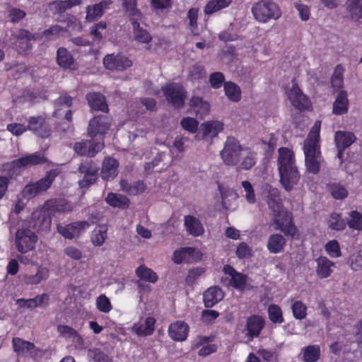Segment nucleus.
Masks as SVG:
<instances>
[{
  "label": "nucleus",
  "instance_id": "f257e3e1",
  "mask_svg": "<svg viewBox=\"0 0 362 362\" xmlns=\"http://www.w3.org/2000/svg\"><path fill=\"white\" fill-rule=\"evenodd\" d=\"M320 122H316L303 142L305 166L308 173L316 175L324 162L320 144Z\"/></svg>",
  "mask_w": 362,
  "mask_h": 362
},
{
  "label": "nucleus",
  "instance_id": "f03ea898",
  "mask_svg": "<svg viewBox=\"0 0 362 362\" xmlns=\"http://www.w3.org/2000/svg\"><path fill=\"white\" fill-rule=\"evenodd\" d=\"M277 165L281 185L287 192H291L300 178L293 151L281 147L279 149Z\"/></svg>",
  "mask_w": 362,
  "mask_h": 362
},
{
  "label": "nucleus",
  "instance_id": "7ed1b4c3",
  "mask_svg": "<svg viewBox=\"0 0 362 362\" xmlns=\"http://www.w3.org/2000/svg\"><path fill=\"white\" fill-rule=\"evenodd\" d=\"M269 208L273 211V222L276 230H280L285 236L294 238L298 234V230L293 222L292 213L284 208L279 195L269 198Z\"/></svg>",
  "mask_w": 362,
  "mask_h": 362
},
{
  "label": "nucleus",
  "instance_id": "20e7f679",
  "mask_svg": "<svg viewBox=\"0 0 362 362\" xmlns=\"http://www.w3.org/2000/svg\"><path fill=\"white\" fill-rule=\"evenodd\" d=\"M60 173L61 170L59 168L51 169L39 180L27 184L22 190L23 197L29 199L46 192L50 188Z\"/></svg>",
  "mask_w": 362,
  "mask_h": 362
},
{
  "label": "nucleus",
  "instance_id": "39448f33",
  "mask_svg": "<svg viewBox=\"0 0 362 362\" xmlns=\"http://www.w3.org/2000/svg\"><path fill=\"white\" fill-rule=\"evenodd\" d=\"M255 18L261 23H266L271 19H278L281 15V10L276 3L272 1H259L252 7Z\"/></svg>",
  "mask_w": 362,
  "mask_h": 362
},
{
  "label": "nucleus",
  "instance_id": "423d86ee",
  "mask_svg": "<svg viewBox=\"0 0 362 362\" xmlns=\"http://www.w3.org/2000/svg\"><path fill=\"white\" fill-rule=\"evenodd\" d=\"M242 151L243 148L239 141L234 137L228 136L220 155L224 164L235 166L240 162Z\"/></svg>",
  "mask_w": 362,
  "mask_h": 362
},
{
  "label": "nucleus",
  "instance_id": "0eeeda50",
  "mask_svg": "<svg viewBox=\"0 0 362 362\" xmlns=\"http://www.w3.org/2000/svg\"><path fill=\"white\" fill-rule=\"evenodd\" d=\"M161 90L167 101L176 108L183 107L187 97V91L184 87L178 83H170L162 86Z\"/></svg>",
  "mask_w": 362,
  "mask_h": 362
},
{
  "label": "nucleus",
  "instance_id": "6e6552de",
  "mask_svg": "<svg viewBox=\"0 0 362 362\" xmlns=\"http://www.w3.org/2000/svg\"><path fill=\"white\" fill-rule=\"evenodd\" d=\"M99 168L92 160H83L78 165V172L83 175V178L78 181L81 188H86L93 185L98 180Z\"/></svg>",
  "mask_w": 362,
  "mask_h": 362
},
{
  "label": "nucleus",
  "instance_id": "1a4fd4ad",
  "mask_svg": "<svg viewBox=\"0 0 362 362\" xmlns=\"http://www.w3.org/2000/svg\"><path fill=\"white\" fill-rule=\"evenodd\" d=\"M38 240L35 232L28 228L18 229L16 233L15 243L17 250L25 254L35 248Z\"/></svg>",
  "mask_w": 362,
  "mask_h": 362
},
{
  "label": "nucleus",
  "instance_id": "9d476101",
  "mask_svg": "<svg viewBox=\"0 0 362 362\" xmlns=\"http://www.w3.org/2000/svg\"><path fill=\"white\" fill-rule=\"evenodd\" d=\"M90 226L87 221H79L68 224L58 223L57 230L64 238L72 240L79 237Z\"/></svg>",
  "mask_w": 362,
  "mask_h": 362
},
{
  "label": "nucleus",
  "instance_id": "9b49d317",
  "mask_svg": "<svg viewBox=\"0 0 362 362\" xmlns=\"http://www.w3.org/2000/svg\"><path fill=\"white\" fill-rule=\"evenodd\" d=\"M104 148L103 141H95L92 139H82L74 144V152L81 156L92 158Z\"/></svg>",
  "mask_w": 362,
  "mask_h": 362
},
{
  "label": "nucleus",
  "instance_id": "f8f14e48",
  "mask_svg": "<svg viewBox=\"0 0 362 362\" xmlns=\"http://www.w3.org/2000/svg\"><path fill=\"white\" fill-rule=\"evenodd\" d=\"M288 98L291 105L300 111H304L310 106L309 98L303 94L295 80L293 81L292 88L286 91Z\"/></svg>",
  "mask_w": 362,
  "mask_h": 362
},
{
  "label": "nucleus",
  "instance_id": "ddd939ff",
  "mask_svg": "<svg viewBox=\"0 0 362 362\" xmlns=\"http://www.w3.org/2000/svg\"><path fill=\"white\" fill-rule=\"evenodd\" d=\"M103 64L106 69L111 71H122L131 67L132 61L123 54H107L103 59Z\"/></svg>",
  "mask_w": 362,
  "mask_h": 362
},
{
  "label": "nucleus",
  "instance_id": "4468645a",
  "mask_svg": "<svg viewBox=\"0 0 362 362\" xmlns=\"http://www.w3.org/2000/svg\"><path fill=\"white\" fill-rule=\"evenodd\" d=\"M110 119L107 115L95 116L90 120L88 134L94 138L97 135H105L110 127Z\"/></svg>",
  "mask_w": 362,
  "mask_h": 362
},
{
  "label": "nucleus",
  "instance_id": "2eb2a0df",
  "mask_svg": "<svg viewBox=\"0 0 362 362\" xmlns=\"http://www.w3.org/2000/svg\"><path fill=\"white\" fill-rule=\"evenodd\" d=\"M28 130L42 137L47 138L51 134V129L46 122V118L42 115L30 117L28 120Z\"/></svg>",
  "mask_w": 362,
  "mask_h": 362
},
{
  "label": "nucleus",
  "instance_id": "dca6fc26",
  "mask_svg": "<svg viewBox=\"0 0 362 362\" xmlns=\"http://www.w3.org/2000/svg\"><path fill=\"white\" fill-rule=\"evenodd\" d=\"M356 140L355 134L351 132L337 131L335 133L334 141L338 150L337 158L341 163L344 160V151Z\"/></svg>",
  "mask_w": 362,
  "mask_h": 362
},
{
  "label": "nucleus",
  "instance_id": "f3484780",
  "mask_svg": "<svg viewBox=\"0 0 362 362\" xmlns=\"http://www.w3.org/2000/svg\"><path fill=\"white\" fill-rule=\"evenodd\" d=\"M224 274L230 276V284L232 287L239 290L245 288L247 276L237 272L233 267L230 264H225L223 267Z\"/></svg>",
  "mask_w": 362,
  "mask_h": 362
},
{
  "label": "nucleus",
  "instance_id": "a211bd4d",
  "mask_svg": "<svg viewBox=\"0 0 362 362\" xmlns=\"http://www.w3.org/2000/svg\"><path fill=\"white\" fill-rule=\"evenodd\" d=\"M119 162L112 157H107L103 161L100 172L101 178L106 181H112L118 175Z\"/></svg>",
  "mask_w": 362,
  "mask_h": 362
},
{
  "label": "nucleus",
  "instance_id": "6ab92c4d",
  "mask_svg": "<svg viewBox=\"0 0 362 362\" xmlns=\"http://www.w3.org/2000/svg\"><path fill=\"white\" fill-rule=\"evenodd\" d=\"M189 326L183 321L171 323L168 327L169 337L176 341H183L188 336Z\"/></svg>",
  "mask_w": 362,
  "mask_h": 362
},
{
  "label": "nucleus",
  "instance_id": "aec40b11",
  "mask_svg": "<svg viewBox=\"0 0 362 362\" xmlns=\"http://www.w3.org/2000/svg\"><path fill=\"white\" fill-rule=\"evenodd\" d=\"M265 322L264 319L259 315H253L250 316L246 321V327L247 336L250 339L257 337L262 329L264 328Z\"/></svg>",
  "mask_w": 362,
  "mask_h": 362
},
{
  "label": "nucleus",
  "instance_id": "412c9836",
  "mask_svg": "<svg viewBox=\"0 0 362 362\" xmlns=\"http://www.w3.org/2000/svg\"><path fill=\"white\" fill-rule=\"evenodd\" d=\"M57 62L64 69L76 70L77 65L72 54L65 47H59L57 51Z\"/></svg>",
  "mask_w": 362,
  "mask_h": 362
},
{
  "label": "nucleus",
  "instance_id": "4be33fe9",
  "mask_svg": "<svg viewBox=\"0 0 362 362\" xmlns=\"http://www.w3.org/2000/svg\"><path fill=\"white\" fill-rule=\"evenodd\" d=\"M224 293L218 286L209 287L203 295V300L206 308H211L221 301Z\"/></svg>",
  "mask_w": 362,
  "mask_h": 362
},
{
  "label": "nucleus",
  "instance_id": "5701e85b",
  "mask_svg": "<svg viewBox=\"0 0 362 362\" xmlns=\"http://www.w3.org/2000/svg\"><path fill=\"white\" fill-rule=\"evenodd\" d=\"M316 274L320 279H326L331 276L333 268L335 267L334 262L325 256H320L315 259Z\"/></svg>",
  "mask_w": 362,
  "mask_h": 362
},
{
  "label": "nucleus",
  "instance_id": "b1692460",
  "mask_svg": "<svg viewBox=\"0 0 362 362\" xmlns=\"http://www.w3.org/2000/svg\"><path fill=\"white\" fill-rule=\"evenodd\" d=\"M184 226L189 235L198 237L204 234V228L199 218L192 215L184 217Z\"/></svg>",
  "mask_w": 362,
  "mask_h": 362
},
{
  "label": "nucleus",
  "instance_id": "393cba45",
  "mask_svg": "<svg viewBox=\"0 0 362 362\" xmlns=\"http://www.w3.org/2000/svg\"><path fill=\"white\" fill-rule=\"evenodd\" d=\"M86 98L91 109L100 110L104 112L108 111L106 99L103 94L96 92L89 93L86 95Z\"/></svg>",
  "mask_w": 362,
  "mask_h": 362
},
{
  "label": "nucleus",
  "instance_id": "a878e982",
  "mask_svg": "<svg viewBox=\"0 0 362 362\" xmlns=\"http://www.w3.org/2000/svg\"><path fill=\"white\" fill-rule=\"evenodd\" d=\"M195 251V248L192 247H185L177 250L173 252V261L177 264L192 263L194 261V255Z\"/></svg>",
  "mask_w": 362,
  "mask_h": 362
},
{
  "label": "nucleus",
  "instance_id": "bb28decb",
  "mask_svg": "<svg viewBox=\"0 0 362 362\" xmlns=\"http://www.w3.org/2000/svg\"><path fill=\"white\" fill-rule=\"evenodd\" d=\"M321 356L319 345H308L301 349L299 357L303 362H317Z\"/></svg>",
  "mask_w": 362,
  "mask_h": 362
},
{
  "label": "nucleus",
  "instance_id": "cd10ccee",
  "mask_svg": "<svg viewBox=\"0 0 362 362\" xmlns=\"http://www.w3.org/2000/svg\"><path fill=\"white\" fill-rule=\"evenodd\" d=\"M120 187L122 191L130 196H136L144 193L146 189V185L142 180L129 182L127 180L120 181Z\"/></svg>",
  "mask_w": 362,
  "mask_h": 362
},
{
  "label": "nucleus",
  "instance_id": "c85d7f7f",
  "mask_svg": "<svg viewBox=\"0 0 362 362\" xmlns=\"http://www.w3.org/2000/svg\"><path fill=\"white\" fill-rule=\"evenodd\" d=\"M286 245V238L281 234L274 233L269 237L267 248L270 253L278 254L284 251Z\"/></svg>",
  "mask_w": 362,
  "mask_h": 362
},
{
  "label": "nucleus",
  "instance_id": "c756f323",
  "mask_svg": "<svg viewBox=\"0 0 362 362\" xmlns=\"http://www.w3.org/2000/svg\"><path fill=\"white\" fill-rule=\"evenodd\" d=\"M43 209H47L53 216L57 213L65 212L71 210L69 204L64 199H52L47 200L43 205Z\"/></svg>",
  "mask_w": 362,
  "mask_h": 362
},
{
  "label": "nucleus",
  "instance_id": "7c9ffc66",
  "mask_svg": "<svg viewBox=\"0 0 362 362\" xmlns=\"http://www.w3.org/2000/svg\"><path fill=\"white\" fill-rule=\"evenodd\" d=\"M141 17L130 18L129 21L132 25L134 38L141 43H149L152 37L149 33L140 27L139 21Z\"/></svg>",
  "mask_w": 362,
  "mask_h": 362
},
{
  "label": "nucleus",
  "instance_id": "2f4dec72",
  "mask_svg": "<svg viewBox=\"0 0 362 362\" xmlns=\"http://www.w3.org/2000/svg\"><path fill=\"white\" fill-rule=\"evenodd\" d=\"M106 1H102L95 5L88 6L86 7V20L88 22H94L98 21L104 13V10L108 6Z\"/></svg>",
  "mask_w": 362,
  "mask_h": 362
},
{
  "label": "nucleus",
  "instance_id": "473e14b6",
  "mask_svg": "<svg viewBox=\"0 0 362 362\" xmlns=\"http://www.w3.org/2000/svg\"><path fill=\"white\" fill-rule=\"evenodd\" d=\"M349 100L346 91L340 90L333 103L332 112L337 115H341L348 112Z\"/></svg>",
  "mask_w": 362,
  "mask_h": 362
},
{
  "label": "nucleus",
  "instance_id": "72a5a7b5",
  "mask_svg": "<svg viewBox=\"0 0 362 362\" xmlns=\"http://www.w3.org/2000/svg\"><path fill=\"white\" fill-rule=\"evenodd\" d=\"M156 322V320L153 317H147L144 323L134 324L133 328L135 333L139 336H150L155 330Z\"/></svg>",
  "mask_w": 362,
  "mask_h": 362
},
{
  "label": "nucleus",
  "instance_id": "f704fd0d",
  "mask_svg": "<svg viewBox=\"0 0 362 362\" xmlns=\"http://www.w3.org/2000/svg\"><path fill=\"white\" fill-rule=\"evenodd\" d=\"M20 158L25 168L45 164L47 162V159L45 156V154L41 151H36L33 153L21 156Z\"/></svg>",
  "mask_w": 362,
  "mask_h": 362
},
{
  "label": "nucleus",
  "instance_id": "c9c22d12",
  "mask_svg": "<svg viewBox=\"0 0 362 362\" xmlns=\"http://www.w3.org/2000/svg\"><path fill=\"white\" fill-rule=\"evenodd\" d=\"M106 202L111 206L122 209L129 208L130 200L128 197L121 194L110 192L105 198Z\"/></svg>",
  "mask_w": 362,
  "mask_h": 362
},
{
  "label": "nucleus",
  "instance_id": "e433bc0d",
  "mask_svg": "<svg viewBox=\"0 0 362 362\" xmlns=\"http://www.w3.org/2000/svg\"><path fill=\"white\" fill-rule=\"evenodd\" d=\"M49 277V270L46 267H39L35 274H25L23 281L27 285H35L40 284L42 281Z\"/></svg>",
  "mask_w": 362,
  "mask_h": 362
},
{
  "label": "nucleus",
  "instance_id": "4c0bfd02",
  "mask_svg": "<svg viewBox=\"0 0 362 362\" xmlns=\"http://www.w3.org/2000/svg\"><path fill=\"white\" fill-rule=\"evenodd\" d=\"M73 105V98L66 93H63L59 95V97L55 100L54 102V111L53 112V116L55 117H61L62 113V110L64 107L69 108Z\"/></svg>",
  "mask_w": 362,
  "mask_h": 362
},
{
  "label": "nucleus",
  "instance_id": "58836bf2",
  "mask_svg": "<svg viewBox=\"0 0 362 362\" xmlns=\"http://www.w3.org/2000/svg\"><path fill=\"white\" fill-rule=\"evenodd\" d=\"M52 216L47 209L42 208L35 223V226L42 231L49 230L51 228Z\"/></svg>",
  "mask_w": 362,
  "mask_h": 362
},
{
  "label": "nucleus",
  "instance_id": "ea45409f",
  "mask_svg": "<svg viewBox=\"0 0 362 362\" xmlns=\"http://www.w3.org/2000/svg\"><path fill=\"white\" fill-rule=\"evenodd\" d=\"M136 275L141 280L152 284L156 283L158 279L157 274L144 264L140 265L136 268Z\"/></svg>",
  "mask_w": 362,
  "mask_h": 362
},
{
  "label": "nucleus",
  "instance_id": "a19ab883",
  "mask_svg": "<svg viewBox=\"0 0 362 362\" xmlns=\"http://www.w3.org/2000/svg\"><path fill=\"white\" fill-rule=\"evenodd\" d=\"M13 350L17 354H27L32 352L35 346L33 343L19 337H14L12 340Z\"/></svg>",
  "mask_w": 362,
  "mask_h": 362
},
{
  "label": "nucleus",
  "instance_id": "79ce46f5",
  "mask_svg": "<svg viewBox=\"0 0 362 362\" xmlns=\"http://www.w3.org/2000/svg\"><path fill=\"white\" fill-rule=\"evenodd\" d=\"M225 94L229 100L238 103L241 100L240 88L234 82L226 81L224 83Z\"/></svg>",
  "mask_w": 362,
  "mask_h": 362
},
{
  "label": "nucleus",
  "instance_id": "37998d69",
  "mask_svg": "<svg viewBox=\"0 0 362 362\" xmlns=\"http://www.w3.org/2000/svg\"><path fill=\"white\" fill-rule=\"evenodd\" d=\"M223 129V125L221 122L217 121L206 122L202 124L203 137L211 136L214 137Z\"/></svg>",
  "mask_w": 362,
  "mask_h": 362
},
{
  "label": "nucleus",
  "instance_id": "c03bdc74",
  "mask_svg": "<svg viewBox=\"0 0 362 362\" xmlns=\"http://www.w3.org/2000/svg\"><path fill=\"white\" fill-rule=\"evenodd\" d=\"M8 178L16 179L23 173L25 168L20 158L15 159L6 164Z\"/></svg>",
  "mask_w": 362,
  "mask_h": 362
},
{
  "label": "nucleus",
  "instance_id": "a18cd8bd",
  "mask_svg": "<svg viewBox=\"0 0 362 362\" xmlns=\"http://www.w3.org/2000/svg\"><path fill=\"white\" fill-rule=\"evenodd\" d=\"M346 4V10L353 20L358 21L362 18L361 0H348Z\"/></svg>",
  "mask_w": 362,
  "mask_h": 362
},
{
  "label": "nucleus",
  "instance_id": "49530a36",
  "mask_svg": "<svg viewBox=\"0 0 362 362\" xmlns=\"http://www.w3.org/2000/svg\"><path fill=\"white\" fill-rule=\"evenodd\" d=\"M231 2L232 0H211L204 7V13L207 15H211L228 7Z\"/></svg>",
  "mask_w": 362,
  "mask_h": 362
},
{
  "label": "nucleus",
  "instance_id": "de8ad7c7",
  "mask_svg": "<svg viewBox=\"0 0 362 362\" xmlns=\"http://www.w3.org/2000/svg\"><path fill=\"white\" fill-rule=\"evenodd\" d=\"M107 227L105 225L99 226L95 228L91 235L90 239L95 246H101L107 238Z\"/></svg>",
  "mask_w": 362,
  "mask_h": 362
},
{
  "label": "nucleus",
  "instance_id": "09e8293b",
  "mask_svg": "<svg viewBox=\"0 0 362 362\" xmlns=\"http://www.w3.org/2000/svg\"><path fill=\"white\" fill-rule=\"evenodd\" d=\"M329 191L335 199H344L348 196V190L346 188L339 183H331L328 185Z\"/></svg>",
  "mask_w": 362,
  "mask_h": 362
},
{
  "label": "nucleus",
  "instance_id": "8fccbe9b",
  "mask_svg": "<svg viewBox=\"0 0 362 362\" xmlns=\"http://www.w3.org/2000/svg\"><path fill=\"white\" fill-rule=\"evenodd\" d=\"M268 315L270 321L274 324H281L284 322L281 308L276 304L268 307Z\"/></svg>",
  "mask_w": 362,
  "mask_h": 362
},
{
  "label": "nucleus",
  "instance_id": "3c124183",
  "mask_svg": "<svg viewBox=\"0 0 362 362\" xmlns=\"http://www.w3.org/2000/svg\"><path fill=\"white\" fill-rule=\"evenodd\" d=\"M198 14H199V8H191L188 12L187 18L189 20V27L190 28V31L193 35L197 36L199 35L198 31Z\"/></svg>",
  "mask_w": 362,
  "mask_h": 362
},
{
  "label": "nucleus",
  "instance_id": "603ef678",
  "mask_svg": "<svg viewBox=\"0 0 362 362\" xmlns=\"http://www.w3.org/2000/svg\"><path fill=\"white\" fill-rule=\"evenodd\" d=\"M328 226L333 230H342L346 228V223L339 214L333 212L328 220Z\"/></svg>",
  "mask_w": 362,
  "mask_h": 362
},
{
  "label": "nucleus",
  "instance_id": "864d4df0",
  "mask_svg": "<svg viewBox=\"0 0 362 362\" xmlns=\"http://www.w3.org/2000/svg\"><path fill=\"white\" fill-rule=\"evenodd\" d=\"M347 219V226L354 230H362V214L358 211H351Z\"/></svg>",
  "mask_w": 362,
  "mask_h": 362
},
{
  "label": "nucleus",
  "instance_id": "5fc2aeb1",
  "mask_svg": "<svg viewBox=\"0 0 362 362\" xmlns=\"http://www.w3.org/2000/svg\"><path fill=\"white\" fill-rule=\"evenodd\" d=\"M95 305L97 309L103 313H108L112 309L110 300L105 294L99 295L95 300Z\"/></svg>",
  "mask_w": 362,
  "mask_h": 362
},
{
  "label": "nucleus",
  "instance_id": "6e6d98bb",
  "mask_svg": "<svg viewBox=\"0 0 362 362\" xmlns=\"http://www.w3.org/2000/svg\"><path fill=\"white\" fill-rule=\"evenodd\" d=\"M293 317L296 320H303L307 316L308 308L301 300L295 301L291 305Z\"/></svg>",
  "mask_w": 362,
  "mask_h": 362
},
{
  "label": "nucleus",
  "instance_id": "4d7b16f0",
  "mask_svg": "<svg viewBox=\"0 0 362 362\" xmlns=\"http://www.w3.org/2000/svg\"><path fill=\"white\" fill-rule=\"evenodd\" d=\"M59 21L66 23V28L64 29V32L68 30L80 32L82 30L81 22L74 16L67 15L66 18L59 19Z\"/></svg>",
  "mask_w": 362,
  "mask_h": 362
},
{
  "label": "nucleus",
  "instance_id": "13d9d810",
  "mask_svg": "<svg viewBox=\"0 0 362 362\" xmlns=\"http://www.w3.org/2000/svg\"><path fill=\"white\" fill-rule=\"evenodd\" d=\"M327 254L332 258H337L341 256L339 243L336 240L328 241L325 245Z\"/></svg>",
  "mask_w": 362,
  "mask_h": 362
},
{
  "label": "nucleus",
  "instance_id": "bf43d9fd",
  "mask_svg": "<svg viewBox=\"0 0 362 362\" xmlns=\"http://www.w3.org/2000/svg\"><path fill=\"white\" fill-rule=\"evenodd\" d=\"M180 126L183 129L192 134H194L198 130L199 122L193 117H187L182 119Z\"/></svg>",
  "mask_w": 362,
  "mask_h": 362
},
{
  "label": "nucleus",
  "instance_id": "052dcab7",
  "mask_svg": "<svg viewBox=\"0 0 362 362\" xmlns=\"http://www.w3.org/2000/svg\"><path fill=\"white\" fill-rule=\"evenodd\" d=\"M64 33V28L58 25L51 26L42 32V37L47 40H54L58 38Z\"/></svg>",
  "mask_w": 362,
  "mask_h": 362
},
{
  "label": "nucleus",
  "instance_id": "680f3d73",
  "mask_svg": "<svg viewBox=\"0 0 362 362\" xmlns=\"http://www.w3.org/2000/svg\"><path fill=\"white\" fill-rule=\"evenodd\" d=\"M344 71V69L341 64L337 65L331 78V83L333 87L339 88L342 86Z\"/></svg>",
  "mask_w": 362,
  "mask_h": 362
},
{
  "label": "nucleus",
  "instance_id": "e2e57ef3",
  "mask_svg": "<svg viewBox=\"0 0 362 362\" xmlns=\"http://www.w3.org/2000/svg\"><path fill=\"white\" fill-rule=\"evenodd\" d=\"M204 272V269L202 267L189 269L185 280L186 285L193 286Z\"/></svg>",
  "mask_w": 362,
  "mask_h": 362
},
{
  "label": "nucleus",
  "instance_id": "0e129e2a",
  "mask_svg": "<svg viewBox=\"0 0 362 362\" xmlns=\"http://www.w3.org/2000/svg\"><path fill=\"white\" fill-rule=\"evenodd\" d=\"M255 163L256 153L253 151H248L246 156L243 157L239 168L242 170H250L255 165Z\"/></svg>",
  "mask_w": 362,
  "mask_h": 362
},
{
  "label": "nucleus",
  "instance_id": "69168bd1",
  "mask_svg": "<svg viewBox=\"0 0 362 362\" xmlns=\"http://www.w3.org/2000/svg\"><path fill=\"white\" fill-rule=\"evenodd\" d=\"M107 24L105 22L100 21L95 24L90 29V34L94 41H100L103 38L102 31L105 30Z\"/></svg>",
  "mask_w": 362,
  "mask_h": 362
},
{
  "label": "nucleus",
  "instance_id": "338daca9",
  "mask_svg": "<svg viewBox=\"0 0 362 362\" xmlns=\"http://www.w3.org/2000/svg\"><path fill=\"white\" fill-rule=\"evenodd\" d=\"M123 7L129 11L130 18L141 17V13L136 6V0H123Z\"/></svg>",
  "mask_w": 362,
  "mask_h": 362
},
{
  "label": "nucleus",
  "instance_id": "774afa93",
  "mask_svg": "<svg viewBox=\"0 0 362 362\" xmlns=\"http://www.w3.org/2000/svg\"><path fill=\"white\" fill-rule=\"evenodd\" d=\"M235 255L239 259L250 258L252 256V249L245 243H240L236 249Z\"/></svg>",
  "mask_w": 362,
  "mask_h": 362
}]
</instances>
